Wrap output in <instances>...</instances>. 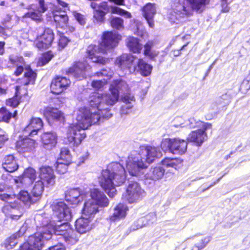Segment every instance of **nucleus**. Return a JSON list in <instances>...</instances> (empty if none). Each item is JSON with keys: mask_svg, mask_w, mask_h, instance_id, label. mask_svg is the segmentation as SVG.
<instances>
[{"mask_svg": "<svg viewBox=\"0 0 250 250\" xmlns=\"http://www.w3.org/2000/svg\"><path fill=\"white\" fill-rule=\"evenodd\" d=\"M89 98V105L92 108L82 107L80 108L77 112L76 123L71 124L66 134V141L72 143L74 145H79L85 137V130L93 124L97 123L101 118L109 119L104 117L103 114L106 113L105 111L102 113L98 108V104L91 105Z\"/></svg>", "mask_w": 250, "mask_h": 250, "instance_id": "nucleus-1", "label": "nucleus"}, {"mask_svg": "<svg viewBox=\"0 0 250 250\" xmlns=\"http://www.w3.org/2000/svg\"><path fill=\"white\" fill-rule=\"evenodd\" d=\"M109 93L100 94L94 93L91 97L90 104L97 105L103 114L104 117L111 118L112 114L110 107L114 105L118 101L119 95L121 94L123 101L126 104H131L135 101L134 95L131 93L128 85L126 82L121 79L116 80L112 82L109 87Z\"/></svg>", "mask_w": 250, "mask_h": 250, "instance_id": "nucleus-2", "label": "nucleus"}, {"mask_svg": "<svg viewBox=\"0 0 250 250\" xmlns=\"http://www.w3.org/2000/svg\"><path fill=\"white\" fill-rule=\"evenodd\" d=\"M210 0H174L168 20L173 23H179L192 16L194 12L200 14L206 9Z\"/></svg>", "mask_w": 250, "mask_h": 250, "instance_id": "nucleus-3", "label": "nucleus"}, {"mask_svg": "<svg viewBox=\"0 0 250 250\" xmlns=\"http://www.w3.org/2000/svg\"><path fill=\"white\" fill-rule=\"evenodd\" d=\"M125 167L120 163H113L108 166L107 168L103 170L100 178V186L112 198L116 194V187L123 184L125 181Z\"/></svg>", "mask_w": 250, "mask_h": 250, "instance_id": "nucleus-4", "label": "nucleus"}, {"mask_svg": "<svg viewBox=\"0 0 250 250\" xmlns=\"http://www.w3.org/2000/svg\"><path fill=\"white\" fill-rule=\"evenodd\" d=\"M121 39V36L116 33L111 31L104 32L103 34L102 41L98 46L93 44L88 46L87 53L88 58L92 62L102 64H106L109 60L100 56L99 54H104L107 51L113 49L117 46Z\"/></svg>", "mask_w": 250, "mask_h": 250, "instance_id": "nucleus-5", "label": "nucleus"}, {"mask_svg": "<svg viewBox=\"0 0 250 250\" xmlns=\"http://www.w3.org/2000/svg\"><path fill=\"white\" fill-rule=\"evenodd\" d=\"M37 227L38 231L34 235L29 237L28 242L24 243L21 247L20 250H41L44 244V240L51 238L50 230L43 229L42 222H39Z\"/></svg>", "mask_w": 250, "mask_h": 250, "instance_id": "nucleus-6", "label": "nucleus"}, {"mask_svg": "<svg viewBox=\"0 0 250 250\" xmlns=\"http://www.w3.org/2000/svg\"><path fill=\"white\" fill-rule=\"evenodd\" d=\"M0 196L1 199L5 201L2 208L3 213L12 220H18L22 216L24 209L18 201L15 200V195L4 193Z\"/></svg>", "mask_w": 250, "mask_h": 250, "instance_id": "nucleus-7", "label": "nucleus"}, {"mask_svg": "<svg viewBox=\"0 0 250 250\" xmlns=\"http://www.w3.org/2000/svg\"><path fill=\"white\" fill-rule=\"evenodd\" d=\"M126 162V167L132 176L142 177L143 169L154 161V157H123Z\"/></svg>", "mask_w": 250, "mask_h": 250, "instance_id": "nucleus-8", "label": "nucleus"}, {"mask_svg": "<svg viewBox=\"0 0 250 250\" xmlns=\"http://www.w3.org/2000/svg\"><path fill=\"white\" fill-rule=\"evenodd\" d=\"M187 145L186 141L179 138H164L161 142V148L165 153L182 155L186 151Z\"/></svg>", "mask_w": 250, "mask_h": 250, "instance_id": "nucleus-9", "label": "nucleus"}, {"mask_svg": "<svg viewBox=\"0 0 250 250\" xmlns=\"http://www.w3.org/2000/svg\"><path fill=\"white\" fill-rule=\"evenodd\" d=\"M68 9V4L62 0H56L54 2L52 12L57 28L64 29L67 26L68 18L66 11Z\"/></svg>", "mask_w": 250, "mask_h": 250, "instance_id": "nucleus-10", "label": "nucleus"}, {"mask_svg": "<svg viewBox=\"0 0 250 250\" xmlns=\"http://www.w3.org/2000/svg\"><path fill=\"white\" fill-rule=\"evenodd\" d=\"M44 216L42 214H38L35 216V220L39 222H42L43 225V229L50 230L51 236L53 232L56 235H62V237L71 229L70 226L67 222L61 223L60 221L55 225L49 223V218L44 214Z\"/></svg>", "mask_w": 250, "mask_h": 250, "instance_id": "nucleus-11", "label": "nucleus"}, {"mask_svg": "<svg viewBox=\"0 0 250 250\" xmlns=\"http://www.w3.org/2000/svg\"><path fill=\"white\" fill-rule=\"evenodd\" d=\"M145 195L144 190L138 183L131 182L129 183L123 196L128 203H133L141 200Z\"/></svg>", "mask_w": 250, "mask_h": 250, "instance_id": "nucleus-12", "label": "nucleus"}, {"mask_svg": "<svg viewBox=\"0 0 250 250\" xmlns=\"http://www.w3.org/2000/svg\"><path fill=\"white\" fill-rule=\"evenodd\" d=\"M135 59L134 56L130 54H123L116 58L115 63L121 70L125 71V74H131L136 70Z\"/></svg>", "mask_w": 250, "mask_h": 250, "instance_id": "nucleus-13", "label": "nucleus"}, {"mask_svg": "<svg viewBox=\"0 0 250 250\" xmlns=\"http://www.w3.org/2000/svg\"><path fill=\"white\" fill-rule=\"evenodd\" d=\"M173 125L175 127H188L190 128H196L197 129L201 128L208 129L211 127V124L199 120H196L194 118H191L188 121H184L182 118L177 117L174 120Z\"/></svg>", "mask_w": 250, "mask_h": 250, "instance_id": "nucleus-14", "label": "nucleus"}, {"mask_svg": "<svg viewBox=\"0 0 250 250\" xmlns=\"http://www.w3.org/2000/svg\"><path fill=\"white\" fill-rule=\"evenodd\" d=\"M54 214L60 221H68L72 218L70 208L62 201H54L51 205Z\"/></svg>", "mask_w": 250, "mask_h": 250, "instance_id": "nucleus-15", "label": "nucleus"}, {"mask_svg": "<svg viewBox=\"0 0 250 250\" xmlns=\"http://www.w3.org/2000/svg\"><path fill=\"white\" fill-rule=\"evenodd\" d=\"M37 178L36 170L31 167L25 169L21 176L14 179V183L17 187L27 188L34 182Z\"/></svg>", "mask_w": 250, "mask_h": 250, "instance_id": "nucleus-16", "label": "nucleus"}, {"mask_svg": "<svg viewBox=\"0 0 250 250\" xmlns=\"http://www.w3.org/2000/svg\"><path fill=\"white\" fill-rule=\"evenodd\" d=\"M90 69V66L86 61L75 62L66 70V74L72 75L79 79H81L85 77L86 73Z\"/></svg>", "mask_w": 250, "mask_h": 250, "instance_id": "nucleus-17", "label": "nucleus"}, {"mask_svg": "<svg viewBox=\"0 0 250 250\" xmlns=\"http://www.w3.org/2000/svg\"><path fill=\"white\" fill-rule=\"evenodd\" d=\"M91 7L93 9L94 22L103 23L105 20V16L109 11L107 3L102 2L99 3L92 2Z\"/></svg>", "mask_w": 250, "mask_h": 250, "instance_id": "nucleus-18", "label": "nucleus"}, {"mask_svg": "<svg viewBox=\"0 0 250 250\" xmlns=\"http://www.w3.org/2000/svg\"><path fill=\"white\" fill-rule=\"evenodd\" d=\"M71 81L65 77L57 76L54 78L50 84V90L52 93L60 94L67 89L70 85Z\"/></svg>", "mask_w": 250, "mask_h": 250, "instance_id": "nucleus-19", "label": "nucleus"}, {"mask_svg": "<svg viewBox=\"0 0 250 250\" xmlns=\"http://www.w3.org/2000/svg\"><path fill=\"white\" fill-rule=\"evenodd\" d=\"M55 178L54 171L51 167L44 166L40 168L39 179L43 181L46 188L54 186Z\"/></svg>", "mask_w": 250, "mask_h": 250, "instance_id": "nucleus-20", "label": "nucleus"}, {"mask_svg": "<svg viewBox=\"0 0 250 250\" xmlns=\"http://www.w3.org/2000/svg\"><path fill=\"white\" fill-rule=\"evenodd\" d=\"M54 35L52 29L45 28L43 33L38 36L35 43L36 46L40 49L46 48L50 45L54 40Z\"/></svg>", "mask_w": 250, "mask_h": 250, "instance_id": "nucleus-21", "label": "nucleus"}, {"mask_svg": "<svg viewBox=\"0 0 250 250\" xmlns=\"http://www.w3.org/2000/svg\"><path fill=\"white\" fill-rule=\"evenodd\" d=\"M90 198L88 199L100 208L108 206L109 201L106 195L98 188L91 189L89 192Z\"/></svg>", "mask_w": 250, "mask_h": 250, "instance_id": "nucleus-22", "label": "nucleus"}, {"mask_svg": "<svg viewBox=\"0 0 250 250\" xmlns=\"http://www.w3.org/2000/svg\"><path fill=\"white\" fill-rule=\"evenodd\" d=\"M28 135L20 136L16 144V150L19 153H22L30 151L35 147V140L27 137Z\"/></svg>", "mask_w": 250, "mask_h": 250, "instance_id": "nucleus-23", "label": "nucleus"}, {"mask_svg": "<svg viewBox=\"0 0 250 250\" xmlns=\"http://www.w3.org/2000/svg\"><path fill=\"white\" fill-rule=\"evenodd\" d=\"M43 114L49 123L54 121L63 122V113L57 108L51 106L44 107Z\"/></svg>", "mask_w": 250, "mask_h": 250, "instance_id": "nucleus-24", "label": "nucleus"}, {"mask_svg": "<svg viewBox=\"0 0 250 250\" xmlns=\"http://www.w3.org/2000/svg\"><path fill=\"white\" fill-rule=\"evenodd\" d=\"M43 126L42 120L39 118H32L28 124L24 127L23 133L28 136L33 137L37 135L38 131Z\"/></svg>", "mask_w": 250, "mask_h": 250, "instance_id": "nucleus-25", "label": "nucleus"}, {"mask_svg": "<svg viewBox=\"0 0 250 250\" xmlns=\"http://www.w3.org/2000/svg\"><path fill=\"white\" fill-rule=\"evenodd\" d=\"M85 193L79 188H71L65 192V200L71 204L77 205L79 203L85 196Z\"/></svg>", "mask_w": 250, "mask_h": 250, "instance_id": "nucleus-26", "label": "nucleus"}, {"mask_svg": "<svg viewBox=\"0 0 250 250\" xmlns=\"http://www.w3.org/2000/svg\"><path fill=\"white\" fill-rule=\"evenodd\" d=\"M41 140L43 147L50 150L56 146L57 143V136L54 132H47L41 135Z\"/></svg>", "mask_w": 250, "mask_h": 250, "instance_id": "nucleus-27", "label": "nucleus"}, {"mask_svg": "<svg viewBox=\"0 0 250 250\" xmlns=\"http://www.w3.org/2000/svg\"><path fill=\"white\" fill-rule=\"evenodd\" d=\"M207 130L201 128L191 131L188 136V141L195 143L197 146H201L207 139Z\"/></svg>", "mask_w": 250, "mask_h": 250, "instance_id": "nucleus-28", "label": "nucleus"}, {"mask_svg": "<svg viewBox=\"0 0 250 250\" xmlns=\"http://www.w3.org/2000/svg\"><path fill=\"white\" fill-rule=\"evenodd\" d=\"M76 229L80 234H83L89 231L92 228L91 219L83 215L76 221Z\"/></svg>", "mask_w": 250, "mask_h": 250, "instance_id": "nucleus-29", "label": "nucleus"}, {"mask_svg": "<svg viewBox=\"0 0 250 250\" xmlns=\"http://www.w3.org/2000/svg\"><path fill=\"white\" fill-rule=\"evenodd\" d=\"M98 77H103V80H93L92 86L96 89H100L106 84L107 81L110 79L113 75V72L110 69H103L101 72L97 73Z\"/></svg>", "mask_w": 250, "mask_h": 250, "instance_id": "nucleus-30", "label": "nucleus"}, {"mask_svg": "<svg viewBox=\"0 0 250 250\" xmlns=\"http://www.w3.org/2000/svg\"><path fill=\"white\" fill-rule=\"evenodd\" d=\"M156 13V7L154 4L148 3L143 8V16L150 27L154 26L153 18Z\"/></svg>", "mask_w": 250, "mask_h": 250, "instance_id": "nucleus-31", "label": "nucleus"}, {"mask_svg": "<svg viewBox=\"0 0 250 250\" xmlns=\"http://www.w3.org/2000/svg\"><path fill=\"white\" fill-rule=\"evenodd\" d=\"M137 154L143 156H162L159 148L154 146L143 145L141 146L137 150Z\"/></svg>", "mask_w": 250, "mask_h": 250, "instance_id": "nucleus-32", "label": "nucleus"}, {"mask_svg": "<svg viewBox=\"0 0 250 250\" xmlns=\"http://www.w3.org/2000/svg\"><path fill=\"white\" fill-rule=\"evenodd\" d=\"M100 208L98 205L88 199L84 204L82 215L91 219L99 211Z\"/></svg>", "mask_w": 250, "mask_h": 250, "instance_id": "nucleus-33", "label": "nucleus"}, {"mask_svg": "<svg viewBox=\"0 0 250 250\" xmlns=\"http://www.w3.org/2000/svg\"><path fill=\"white\" fill-rule=\"evenodd\" d=\"M27 94V90L22 88L21 86H16L15 96L6 101V104L13 107H16L20 104V99L22 95Z\"/></svg>", "mask_w": 250, "mask_h": 250, "instance_id": "nucleus-34", "label": "nucleus"}, {"mask_svg": "<svg viewBox=\"0 0 250 250\" xmlns=\"http://www.w3.org/2000/svg\"><path fill=\"white\" fill-rule=\"evenodd\" d=\"M46 10V8L44 5V0H39V7L37 12L31 11L26 13L23 17L30 18L33 20L40 21L42 19V13Z\"/></svg>", "mask_w": 250, "mask_h": 250, "instance_id": "nucleus-35", "label": "nucleus"}, {"mask_svg": "<svg viewBox=\"0 0 250 250\" xmlns=\"http://www.w3.org/2000/svg\"><path fill=\"white\" fill-rule=\"evenodd\" d=\"M71 157H59L55 164L56 170L61 174L67 171L68 165L71 163Z\"/></svg>", "mask_w": 250, "mask_h": 250, "instance_id": "nucleus-36", "label": "nucleus"}, {"mask_svg": "<svg viewBox=\"0 0 250 250\" xmlns=\"http://www.w3.org/2000/svg\"><path fill=\"white\" fill-rule=\"evenodd\" d=\"M126 44L129 50L134 53H140L142 45L138 39L129 37L126 40Z\"/></svg>", "mask_w": 250, "mask_h": 250, "instance_id": "nucleus-37", "label": "nucleus"}, {"mask_svg": "<svg viewBox=\"0 0 250 250\" xmlns=\"http://www.w3.org/2000/svg\"><path fill=\"white\" fill-rule=\"evenodd\" d=\"M128 208L126 205L123 204H119L114 208L113 215L110 217V219L115 221L116 219L125 217Z\"/></svg>", "mask_w": 250, "mask_h": 250, "instance_id": "nucleus-38", "label": "nucleus"}, {"mask_svg": "<svg viewBox=\"0 0 250 250\" xmlns=\"http://www.w3.org/2000/svg\"><path fill=\"white\" fill-rule=\"evenodd\" d=\"M143 76H148L151 74L152 66L146 63L143 59H139L137 62L136 68Z\"/></svg>", "mask_w": 250, "mask_h": 250, "instance_id": "nucleus-39", "label": "nucleus"}, {"mask_svg": "<svg viewBox=\"0 0 250 250\" xmlns=\"http://www.w3.org/2000/svg\"><path fill=\"white\" fill-rule=\"evenodd\" d=\"M183 160L177 157H165L162 160V165L167 167H171L177 169L182 166Z\"/></svg>", "mask_w": 250, "mask_h": 250, "instance_id": "nucleus-40", "label": "nucleus"}, {"mask_svg": "<svg viewBox=\"0 0 250 250\" xmlns=\"http://www.w3.org/2000/svg\"><path fill=\"white\" fill-rule=\"evenodd\" d=\"M165 172V170L161 167H157L152 168L149 173H147L145 177L154 181L159 180L162 179Z\"/></svg>", "mask_w": 250, "mask_h": 250, "instance_id": "nucleus-41", "label": "nucleus"}, {"mask_svg": "<svg viewBox=\"0 0 250 250\" xmlns=\"http://www.w3.org/2000/svg\"><path fill=\"white\" fill-rule=\"evenodd\" d=\"M15 200H20L24 204L27 206H29L32 203H35L37 201V199L32 198L30 194L26 190H22L20 191L19 194L16 196Z\"/></svg>", "mask_w": 250, "mask_h": 250, "instance_id": "nucleus-42", "label": "nucleus"}, {"mask_svg": "<svg viewBox=\"0 0 250 250\" xmlns=\"http://www.w3.org/2000/svg\"><path fill=\"white\" fill-rule=\"evenodd\" d=\"M154 43L153 41H149L144 45V55L151 60H154L159 54L158 50L152 49Z\"/></svg>", "mask_w": 250, "mask_h": 250, "instance_id": "nucleus-43", "label": "nucleus"}, {"mask_svg": "<svg viewBox=\"0 0 250 250\" xmlns=\"http://www.w3.org/2000/svg\"><path fill=\"white\" fill-rule=\"evenodd\" d=\"M9 60L11 63L17 66L15 74L17 76L21 75L23 70V66L21 65L23 63V58L21 57L11 55L10 56Z\"/></svg>", "mask_w": 250, "mask_h": 250, "instance_id": "nucleus-44", "label": "nucleus"}, {"mask_svg": "<svg viewBox=\"0 0 250 250\" xmlns=\"http://www.w3.org/2000/svg\"><path fill=\"white\" fill-rule=\"evenodd\" d=\"M44 187L45 186L42 180L39 179L35 182L32 189V193L33 196L37 198V200L42 195Z\"/></svg>", "mask_w": 250, "mask_h": 250, "instance_id": "nucleus-45", "label": "nucleus"}, {"mask_svg": "<svg viewBox=\"0 0 250 250\" xmlns=\"http://www.w3.org/2000/svg\"><path fill=\"white\" fill-rule=\"evenodd\" d=\"M3 168L9 172H12L18 168V165L14 157H7L2 164Z\"/></svg>", "mask_w": 250, "mask_h": 250, "instance_id": "nucleus-46", "label": "nucleus"}, {"mask_svg": "<svg viewBox=\"0 0 250 250\" xmlns=\"http://www.w3.org/2000/svg\"><path fill=\"white\" fill-rule=\"evenodd\" d=\"M17 114V111L15 110L12 114L8 111L5 107L0 108V122H3L8 123L12 117L15 118Z\"/></svg>", "mask_w": 250, "mask_h": 250, "instance_id": "nucleus-47", "label": "nucleus"}, {"mask_svg": "<svg viewBox=\"0 0 250 250\" xmlns=\"http://www.w3.org/2000/svg\"><path fill=\"white\" fill-rule=\"evenodd\" d=\"M62 238L68 244L70 245H73L78 241V237L76 232L71 229L67 231Z\"/></svg>", "mask_w": 250, "mask_h": 250, "instance_id": "nucleus-48", "label": "nucleus"}, {"mask_svg": "<svg viewBox=\"0 0 250 250\" xmlns=\"http://www.w3.org/2000/svg\"><path fill=\"white\" fill-rule=\"evenodd\" d=\"M20 237V235L14 233L6 239L4 243L5 248L8 250L12 249L18 243V239Z\"/></svg>", "mask_w": 250, "mask_h": 250, "instance_id": "nucleus-49", "label": "nucleus"}, {"mask_svg": "<svg viewBox=\"0 0 250 250\" xmlns=\"http://www.w3.org/2000/svg\"><path fill=\"white\" fill-rule=\"evenodd\" d=\"M36 78V74L34 71L30 69H26V72L24 73V85L34 84Z\"/></svg>", "mask_w": 250, "mask_h": 250, "instance_id": "nucleus-50", "label": "nucleus"}, {"mask_svg": "<svg viewBox=\"0 0 250 250\" xmlns=\"http://www.w3.org/2000/svg\"><path fill=\"white\" fill-rule=\"evenodd\" d=\"M110 12L112 14H118L126 18H130L132 17L130 13L117 6H111Z\"/></svg>", "mask_w": 250, "mask_h": 250, "instance_id": "nucleus-51", "label": "nucleus"}, {"mask_svg": "<svg viewBox=\"0 0 250 250\" xmlns=\"http://www.w3.org/2000/svg\"><path fill=\"white\" fill-rule=\"evenodd\" d=\"M111 26L117 30H122L124 28V20L119 17H113L110 21Z\"/></svg>", "mask_w": 250, "mask_h": 250, "instance_id": "nucleus-52", "label": "nucleus"}, {"mask_svg": "<svg viewBox=\"0 0 250 250\" xmlns=\"http://www.w3.org/2000/svg\"><path fill=\"white\" fill-rule=\"evenodd\" d=\"M53 57V55L51 52H47L42 55L38 62V65L43 66L48 63Z\"/></svg>", "mask_w": 250, "mask_h": 250, "instance_id": "nucleus-53", "label": "nucleus"}, {"mask_svg": "<svg viewBox=\"0 0 250 250\" xmlns=\"http://www.w3.org/2000/svg\"><path fill=\"white\" fill-rule=\"evenodd\" d=\"M132 26L136 27L134 32V34L138 36H142L144 32L143 27L142 23L138 21L135 20L133 24L132 25Z\"/></svg>", "mask_w": 250, "mask_h": 250, "instance_id": "nucleus-54", "label": "nucleus"}, {"mask_svg": "<svg viewBox=\"0 0 250 250\" xmlns=\"http://www.w3.org/2000/svg\"><path fill=\"white\" fill-rule=\"evenodd\" d=\"M143 227V223L141 218L138 219L137 221L135 222L131 226L128 233H130L132 231L136 230Z\"/></svg>", "mask_w": 250, "mask_h": 250, "instance_id": "nucleus-55", "label": "nucleus"}, {"mask_svg": "<svg viewBox=\"0 0 250 250\" xmlns=\"http://www.w3.org/2000/svg\"><path fill=\"white\" fill-rule=\"evenodd\" d=\"M69 41L67 38L63 35H61L58 42L59 48L62 49H63L67 45Z\"/></svg>", "mask_w": 250, "mask_h": 250, "instance_id": "nucleus-56", "label": "nucleus"}, {"mask_svg": "<svg viewBox=\"0 0 250 250\" xmlns=\"http://www.w3.org/2000/svg\"><path fill=\"white\" fill-rule=\"evenodd\" d=\"M8 139V135L3 129L0 127V148L2 147L4 143Z\"/></svg>", "mask_w": 250, "mask_h": 250, "instance_id": "nucleus-57", "label": "nucleus"}, {"mask_svg": "<svg viewBox=\"0 0 250 250\" xmlns=\"http://www.w3.org/2000/svg\"><path fill=\"white\" fill-rule=\"evenodd\" d=\"M73 15L75 19L80 24L84 25L85 23V20L83 15L77 12L76 11H73Z\"/></svg>", "mask_w": 250, "mask_h": 250, "instance_id": "nucleus-58", "label": "nucleus"}, {"mask_svg": "<svg viewBox=\"0 0 250 250\" xmlns=\"http://www.w3.org/2000/svg\"><path fill=\"white\" fill-rule=\"evenodd\" d=\"M230 97L227 93L222 94L217 100V102L220 104H228L229 102Z\"/></svg>", "mask_w": 250, "mask_h": 250, "instance_id": "nucleus-59", "label": "nucleus"}, {"mask_svg": "<svg viewBox=\"0 0 250 250\" xmlns=\"http://www.w3.org/2000/svg\"><path fill=\"white\" fill-rule=\"evenodd\" d=\"M145 217L146 218L149 225L152 224L156 220V216L154 213H151Z\"/></svg>", "mask_w": 250, "mask_h": 250, "instance_id": "nucleus-60", "label": "nucleus"}, {"mask_svg": "<svg viewBox=\"0 0 250 250\" xmlns=\"http://www.w3.org/2000/svg\"><path fill=\"white\" fill-rule=\"evenodd\" d=\"M28 221H25V223L23 224V225L21 227L19 231L16 233L18 234H20V237L22 235H23V234H24V233L26 232V230L27 229Z\"/></svg>", "mask_w": 250, "mask_h": 250, "instance_id": "nucleus-61", "label": "nucleus"}, {"mask_svg": "<svg viewBox=\"0 0 250 250\" xmlns=\"http://www.w3.org/2000/svg\"><path fill=\"white\" fill-rule=\"evenodd\" d=\"M6 80L0 77V95L4 94L6 93L5 87L2 86L5 83Z\"/></svg>", "mask_w": 250, "mask_h": 250, "instance_id": "nucleus-62", "label": "nucleus"}, {"mask_svg": "<svg viewBox=\"0 0 250 250\" xmlns=\"http://www.w3.org/2000/svg\"><path fill=\"white\" fill-rule=\"evenodd\" d=\"M222 12H228L229 11V7L228 6L227 0H222L221 2Z\"/></svg>", "mask_w": 250, "mask_h": 250, "instance_id": "nucleus-63", "label": "nucleus"}, {"mask_svg": "<svg viewBox=\"0 0 250 250\" xmlns=\"http://www.w3.org/2000/svg\"><path fill=\"white\" fill-rule=\"evenodd\" d=\"M69 155H70V150L67 147H62L61 149V150H60L61 156H64Z\"/></svg>", "mask_w": 250, "mask_h": 250, "instance_id": "nucleus-64", "label": "nucleus"}]
</instances>
